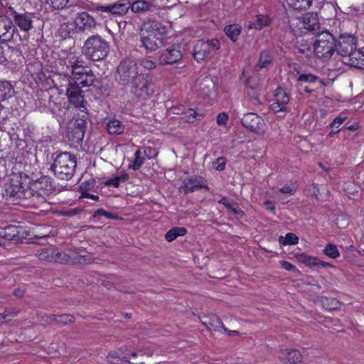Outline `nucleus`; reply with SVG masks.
Listing matches in <instances>:
<instances>
[{
    "mask_svg": "<svg viewBox=\"0 0 364 364\" xmlns=\"http://www.w3.org/2000/svg\"><path fill=\"white\" fill-rule=\"evenodd\" d=\"M166 32V27L159 21L151 20L144 22L140 33L141 47L147 52L156 50L162 46Z\"/></svg>",
    "mask_w": 364,
    "mask_h": 364,
    "instance_id": "f257e3e1",
    "label": "nucleus"
},
{
    "mask_svg": "<svg viewBox=\"0 0 364 364\" xmlns=\"http://www.w3.org/2000/svg\"><path fill=\"white\" fill-rule=\"evenodd\" d=\"M76 166L77 159L74 155L62 152L54 159L50 168L57 178L68 181L73 176Z\"/></svg>",
    "mask_w": 364,
    "mask_h": 364,
    "instance_id": "f03ea898",
    "label": "nucleus"
},
{
    "mask_svg": "<svg viewBox=\"0 0 364 364\" xmlns=\"http://www.w3.org/2000/svg\"><path fill=\"white\" fill-rule=\"evenodd\" d=\"M140 73L138 63L133 59L125 58L117 67L114 79L119 85L129 86Z\"/></svg>",
    "mask_w": 364,
    "mask_h": 364,
    "instance_id": "7ed1b4c3",
    "label": "nucleus"
},
{
    "mask_svg": "<svg viewBox=\"0 0 364 364\" xmlns=\"http://www.w3.org/2000/svg\"><path fill=\"white\" fill-rule=\"evenodd\" d=\"M108 52V43L98 35L92 36L87 39L82 47V53L92 61L104 59Z\"/></svg>",
    "mask_w": 364,
    "mask_h": 364,
    "instance_id": "20e7f679",
    "label": "nucleus"
},
{
    "mask_svg": "<svg viewBox=\"0 0 364 364\" xmlns=\"http://www.w3.org/2000/svg\"><path fill=\"white\" fill-rule=\"evenodd\" d=\"M336 51V40L328 31H322L316 36L314 53L320 58L329 59Z\"/></svg>",
    "mask_w": 364,
    "mask_h": 364,
    "instance_id": "39448f33",
    "label": "nucleus"
},
{
    "mask_svg": "<svg viewBox=\"0 0 364 364\" xmlns=\"http://www.w3.org/2000/svg\"><path fill=\"white\" fill-rule=\"evenodd\" d=\"M29 188V184L21 182L11 183L6 188V195L14 204L32 205L31 192Z\"/></svg>",
    "mask_w": 364,
    "mask_h": 364,
    "instance_id": "423d86ee",
    "label": "nucleus"
},
{
    "mask_svg": "<svg viewBox=\"0 0 364 364\" xmlns=\"http://www.w3.org/2000/svg\"><path fill=\"white\" fill-rule=\"evenodd\" d=\"M31 192L32 205H36L46 201V198L53 191L49 178L42 177L29 184Z\"/></svg>",
    "mask_w": 364,
    "mask_h": 364,
    "instance_id": "0eeeda50",
    "label": "nucleus"
},
{
    "mask_svg": "<svg viewBox=\"0 0 364 364\" xmlns=\"http://www.w3.org/2000/svg\"><path fill=\"white\" fill-rule=\"evenodd\" d=\"M220 48V43L216 38L200 40L194 46L193 55L198 63H203L211 58Z\"/></svg>",
    "mask_w": 364,
    "mask_h": 364,
    "instance_id": "6e6552de",
    "label": "nucleus"
},
{
    "mask_svg": "<svg viewBox=\"0 0 364 364\" xmlns=\"http://www.w3.org/2000/svg\"><path fill=\"white\" fill-rule=\"evenodd\" d=\"M129 86L130 92L137 98L146 99L154 93L152 79L147 73H141Z\"/></svg>",
    "mask_w": 364,
    "mask_h": 364,
    "instance_id": "1a4fd4ad",
    "label": "nucleus"
},
{
    "mask_svg": "<svg viewBox=\"0 0 364 364\" xmlns=\"http://www.w3.org/2000/svg\"><path fill=\"white\" fill-rule=\"evenodd\" d=\"M69 65L68 68L70 69L71 75L73 76L72 80H75V77L85 75L87 76L85 82L90 83L91 80L93 79V72L87 64L80 58L73 56L69 58Z\"/></svg>",
    "mask_w": 364,
    "mask_h": 364,
    "instance_id": "9d476101",
    "label": "nucleus"
},
{
    "mask_svg": "<svg viewBox=\"0 0 364 364\" xmlns=\"http://www.w3.org/2000/svg\"><path fill=\"white\" fill-rule=\"evenodd\" d=\"M66 95L69 102L75 107L80 109L82 112L87 109V102L83 95V92L76 82H72L70 80H69L66 89Z\"/></svg>",
    "mask_w": 364,
    "mask_h": 364,
    "instance_id": "9b49d317",
    "label": "nucleus"
},
{
    "mask_svg": "<svg viewBox=\"0 0 364 364\" xmlns=\"http://www.w3.org/2000/svg\"><path fill=\"white\" fill-rule=\"evenodd\" d=\"M241 122L246 128L257 134H264L265 132V122L264 119L255 113L245 114L241 119Z\"/></svg>",
    "mask_w": 364,
    "mask_h": 364,
    "instance_id": "f8f14e48",
    "label": "nucleus"
},
{
    "mask_svg": "<svg viewBox=\"0 0 364 364\" xmlns=\"http://www.w3.org/2000/svg\"><path fill=\"white\" fill-rule=\"evenodd\" d=\"M357 40L352 35H341L336 41L337 53L344 58H348L356 48Z\"/></svg>",
    "mask_w": 364,
    "mask_h": 364,
    "instance_id": "ddd939ff",
    "label": "nucleus"
},
{
    "mask_svg": "<svg viewBox=\"0 0 364 364\" xmlns=\"http://www.w3.org/2000/svg\"><path fill=\"white\" fill-rule=\"evenodd\" d=\"M289 100V95L282 88H277L275 90L274 99L270 108L275 113L287 112Z\"/></svg>",
    "mask_w": 364,
    "mask_h": 364,
    "instance_id": "4468645a",
    "label": "nucleus"
},
{
    "mask_svg": "<svg viewBox=\"0 0 364 364\" xmlns=\"http://www.w3.org/2000/svg\"><path fill=\"white\" fill-rule=\"evenodd\" d=\"M16 30L11 18L5 16H0V41L6 43L13 39Z\"/></svg>",
    "mask_w": 364,
    "mask_h": 364,
    "instance_id": "2eb2a0df",
    "label": "nucleus"
},
{
    "mask_svg": "<svg viewBox=\"0 0 364 364\" xmlns=\"http://www.w3.org/2000/svg\"><path fill=\"white\" fill-rule=\"evenodd\" d=\"M74 24L77 32H85L95 28L96 21L88 13L82 12L75 17Z\"/></svg>",
    "mask_w": 364,
    "mask_h": 364,
    "instance_id": "dca6fc26",
    "label": "nucleus"
},
{
    "mask_svg": "<svg viewBox=\"0 0 364 364\" xmlns=\"http://www.w3.org/2000/svg\"><path fill=\"white\" fill-rule=\"evenodd\" d=\"M200 188L208 190V187L205 183V181L202 177L186 178L183 180L181 190L184 193L194 192Z\"/></svg>",
    "mask_w": 364,
    "mask_h": 364,
    "instance_id": "f3484780",
    "label": "nucleus"
},
{
    "mask_svg": "<svg viewBox=\"0 0 364 364\" xmlns=\"http://www.w3.org/2000/svg\"><path fill=\"white\" fill-rule=\"evenodd\" d=\"M181 51L176 47L164 50L159 56V63L161 65L173 64L182 58Z\"/></svg>",
    "mask_w": 364,
    "mask_h": 364,
    "instance_id": "a211bd4d",
    "label": "nucleus"
},
{
    "mask_svg": "<svg viewBox=\"0 0 364 364\" xmlns=\"http://www.w3.org/2000/svg\"><path fill=\"white\" fill-rule=\"evenodd\" d=\"M14 21L22 31L28 32L33 28V16L29 13H18L14 11L13 14Z\"/></svg>",
    "mask_w": 364,
    "mask_h": 364,
    "instance_id": "6ab92c4d",
    "label": "nucleus"
},
{
    "mask_svg": "<svg viewBox=\"0 0 364 364\" xmlns=\"http://www.w3.org/2000/svg\"><path fill=\"white\" fill-rule=\"evenodd\" d=\"M201 323L210 331L218 332H227L228 328L225 327L223 321L215 314L203 316Z\"/></svg>",
    "mask_w": 364,
    "mask_h": 364,
    "instance_id": "aec40b11",
    "label": "nucleus"
},
{
    "mask_svg": "<svg viewBox=\"0 0 364 364\" xmlns=\"http://www.w3.org/2000/svg\"><path fill=\"white\" fill-rule=\"evenodd\" d=\"M38 257L42 261L62 263L65 261L66 255L52 248H45L38 253Z\"/></svg>",
    "mask_w": 364,
    "mask_h": 364,
    "instance_id": "412c9836",
    "label": "nucleus"
},
{
    "mask_svg": "<svg viewBox=\"0 0 364 364\" xmlns=\"http://www.w3.org/2000/svg\"><path fill=\"white\" fill-rule=\"evenodd\" d=\"M196 86L197 91L203 96H209L215 90V82L210 76L197 80Z\"/></svg>",
    "mask_w": 364,
    "mask_h": 364,
    "instance_id": "4be33fe9",
    "label": "nucleus"
},
{
    "mask_svg": "<svg viewBox=\"0 0 364 364\" xmlns=\"http://www.w3.org/2000/svg\"><path fill=\"white\" fill-rule=\"evenodd\" d=\"M129 8L130 4L129 2H124L112 4L108 6H98L96 7L95 10L97 12L124 15L128 11Z\"/></svg>",
    "mask_w": 364,
    "mask_h": 364,
    "instance_id": "5701e85b",
    "label": "nucleus"
},
{
    "mask_svg": "<svg viewBox=\"0 0 364 364\" xmlns=\"http://www.w3.org/2000/svg\"><path fill=\"white\" fill-rule=\"evenodd\" d=\"M279 358L285 363L296 364L302 360V355L297 350L282 349L279 352Z\"/></svg>",
    "mask_w": 364,
    "mask_h": 364,
    "instance_id": "b1692460",
    "label": "nucleus"
},
{
    "mask_svg": "<svg viewBox=\"0 0 364 364\" xmlns=\"http://www.w3.org/2000/svg\"><path fill=\"white\" fill-rule=\"evenodd\" d=\"M296 257L297 258V260L299 262L303 263L310 267L326 268V267H331L330 263L322 261L317 257L307 255L304 253L297 255Z\"/></svg>",
    "mask_w": 364,
    "mask_h": 364,
    "instance_id": "393cba45",
    "label": "nucleus"
},
{
    "mask_svg": "<svg viewBox=\"0 0 364 364\" xmlns=\"http://www.w3.org/2000/svg\"><path fill=\"white\" fill-rule=\"evenodd\" d=\"M305 27V33L307 31L315 33L320 28L318 18L316 14L307 13L303 17Z\"/></svg>",
    "mask_w": 364,
    "mask_h": 364,
    "instance_id": "a878e982",
    "label": "nucleus"
},
{
    "mask_svg": "<svg viewBox=\"0 0 364 364\" xmlns=\"http://www.w3.org/2000/svg\"><path fill=\"white\" fill-rule=\"evenodd\" d=\"M348 62L350 66L363 68H364V47L356 50V48L347 58Z\"/></svg>",
    "mask_w": 364,
    "mask_h": 364,
    "instance_id": "bb28decb",
    "label": "nucleus"
},
{
    "mask_svg": "<svg viewBox=\"0 0 364 364\" xmlns=\"http://www.w3.org/2000/svg\"><path fill=\"white\" fill-rule=\"evenodd\" d=\"M155 5L151 0H137L130 5V8L134 13H145L146 11H154Z\"/></svg>",
    "mask_w": 364,
    "mask_h": 364,
    "instance_id": "cd10ccee",
    "label": "nucleus"
},
{
    "mask_svg": "<svg viewBox=\"0 0 364 364\" xmlns=\"http://www.w3.org/2000/svg\"><path fill=\"white\" fill-rule=\"evenodd\" d=\"M289 24L294 35L297 36L305 33V27L302 18L291 17L289 19Z\"/></svg>",
    "mask_w": 364,
    "mask_h": 364,
    "instance_id": "c85d7f7f",
    "label": "nucleus"
},
{
    "mask_svg": "<svg viewBox=\"0 0 364 364\" xmlns=\"http://www.w3.org/2000/svg\"><path fill=\"white\" fill-rule=\"evenodd\" d=\"M298 53L305 58H310L313 53L311 50V43H309L306 39H300L296 41V44Z\"/></svg>",
    "mask_w": 364,
    "mask_h": 364,
    "instance_id": "c756f323",
    "label": "nucleus"
},
{
    "mask_svg": "<svg viewBox=\"0 0 364 364\" xmlns=\"http://www.w3.org/2000/svg\"><path fill=\"white\" fill-rule=\"evenodd\" d=\"M273 57L270 50H263L260 53L259 58L257 63L255 66V70H259L266 68L272 61Z\"/></svg>",
    "mask_w": 364,
    "mask_h": 364,
    "instance_id": "7c9ffc66",
    "label": "nucleus"
},
{
    "mask_svg": "<svg viewBox=\"0 0 364 364\" xmlns=\"http://www.w3.org/2000/svg\"><path fill=\"white\" fill-rule=\"evenodd\" d=\"M271 19L268 16L260 14L256 16L255 20L251 22L249 27L250 28L261 30L265 26L269 25Z\"/></svg>",
    "mask_w": 364,
    "mask_h": 364,
    "instance_id": "2f4dec72",
    "label": "nucleus"
},
{
    "mask_svg": "<svg viewBox=\"0 0 364 364\" xmlns=\"http://www.w3.org/2000/svg\"><path fill=\"white\" fill-rule=\"evenodd\" d=\"M14 93V88L9 82H0V101L11 97Z\"/></svg>",
    "mask_w": 364,
    "mask_h": 364,
    "instance_id": "473e14b6",
    "label": "nucleus"
},
{
    "mask_svg": "<svg viewBox=\"0 0 364 364\" xmlns=\"http://www.w3.org/2000/svg\"><path fill=\"white\" fill-rule=\"evenodd\" d=\"M107 129L110 134H121L124 127L122 122L117 119H111L107 123Z\"/></svg>",
    "mask_w": 364,
    "mask_h": 364,
    "instance_id": "72a5a7b5",
    "label": "nucleus"
},
{
    "mask_svg": "<svg viewBox=\"0 0 364 364\" xmlns=\"http://www.w3.org/2000/svg\"><path fill=\"white\" fill-rule=\"evenodd\" d=\"M241 26L238 24H231L225 26L224 31L232 41L236 42L241 33Z\"/></svg>",
    "mask_w": 364,
    "mask_h": 364,
    "instance_id": "f704fd0d",
    "label": "nucleus"
},
{
    "mask_svg": "<svg viewBox=\"0 0 364 364\" xmlns=\"http://www.w3.org/2000/svg\"><path fill=\"white\" fill-rule=\"evenodd\" d=\"M86 120L82 118H77L74 123L75 133L76 134L77 141H82L86 130Z\"/></svg>",
    "mask_w": 364,
    "mask_h": 364,
    "instance_id": "c9c22d12",
    "label": "nucleus"
},
{
    "mask_svg": "<svg viewBox=\"0 0 364 364\" xmlns=\"http://www.w3.org/2000/svg\"><path fill=\"white\" fill-rule=\"evenodd\" d=\"M187 230L183 227H175L170 229L165 235V238L168 242L175 240L179 236H183L186 234Z\"/></svg>",
    "mask_w": 364,
    "mask_h": 364,
    "instance_id": "e433bc0d",
    "label": "nucleus"
},
{
    "mask_svg": "<svg viewBox=\"0 0 364 364\" xmlns=\"http://www.w3.org/2000/svg\"><path fill=\"white\" fill-rule=\"evenodd\" d=\"M287 4L296 10H304L310 7L312 0H286Z\"/></svg>",
    "mask_w": 364,
    "mask_h": 364,
    "instance_id": "4c0bfd02",
    "label": "nucleus"
},
{
    "mask_svg": "<svg viewBox=\"0 0 364 364\" xmlns=\"http://www.w3.org/2000/svg\"><path fill=\"white\" fill-rule=\"evenodd\" d=\"M279 242L282 245H292L299 242V237L294 233L289 232L285 237L280 236Z\"/></svg>",
    "mask_w": 364,
    "mask_h": 364,
    "instance_id": "58836bf2",
    "label": "nucleus"
},
{
    "mask_svg": "<svg viewBox=\"0 0 364 364\" xmlns=\"http://www.w3.org/2000/svg\"><path fill=\"white\" fill-rule=\"evenodd\" d=\"M321 303L326 309L332 311L339 307V302L334 298L323 297L321 299Z\"/></svg>",
    "mask_w": 364,
    "mask_h": 364,
    "instance_id": "ea45409f",
    "label": "nucleus"
},
{
    "mask_svg": "<svg viewBox=\"0 0 364 364\" xmlns=\"http://www.w3.org/2000/svg\"><path fill=\"white\" fill-rule=\"evenodd\" d=\"M134 160L130 168L134 171L139 170L144 163V157L142 156V152L140 149H137L134 154Z\"/></svg>",
    "mask_w": 364,
    "mask_h": 364,
    "instance_id": "a19ab883",
    "label": "nucleus"
},
{
    "mask_svg": "<svg viewBox=\"0 0 364 364\" xmlns=\"http://www.w3.org/2000/svg\"><path fill=\"white\" fill-rule=\"evenodd\" d=\"M323 252L326 256L332 259L338 258L340 256V253L337 247L335 245L331 243L326 245Z\"/></svg>",
    "mask_w": 364,
    "mask_h": 364,
    "instance_id": "79ce46f5",
    "label": "nucleus"
},
{
    "mask_svg": "<svg viewBox=\"0 0 364 364\" xmlns=\"http://www.w3.org/2000/svg\"><path fill=\"white\" fill-rule=\"evenodd\" d=\"M74 321H75V318L71 314H60V315H58L56 323L66 325L68 323H73Z\"/></svg>",
    "mask_w": 364,
    "mask_h": 364,
    "instance_id": "37998d69",
    "label": "nucleus"
},
{
    "mask_svg": "<svg viewBox=\"0 0 364 364\" xmlns=\"http://www.w3.org/2000/svg\"><path fill=\"white\" fill-rule=\"evenodd\" d=\"M126 351V347H122L118 350L111 351L107 355V360L109 363H114L112 360L119 358L121 354L125 353Z\"/></svg>",
    "mask_w": 364,
    "mask_h": 364,
    "instance_id": "c03bdc74",
    "label": "nucleus"
},
{
    "mask_svg": "<svg viewBox=\"0 0 364 364\" xmlns=\"http://www.w3.org/2000/svg\"><path fill=\"white\" fill-rule=\"evenodd\" d=\"M54 9H63L68 4L69 0H46Z\"/></svg>",
    "mask_w": 364,
    "mask_h": 364,
    "instance_id": "a18cd8bd",
    "label": "nucleus"
},
{
    "mask_svg": "<svg viewBox=\"0 0 364 364\" xmlns=\"http://www.w3.org/2000/svg\"><path fill=\"white\" fill-rule=\"evenodd\" d=\"M139 63L146 70H153L156 67V63L148 58L140 59Z\"/></svg>",
    "mask_w": 364,
    "mask_h": 364,
    "instance_id": "49530a36",
    "label": "nucleus"
},
{
    "mask_svg": "<svg viewBox=\"0 0 364 364\" xmlns=\"http://www.w3.org/2000/svg\"><path fill=\"white\" fill-rule=\"evenodd\" d=\"M182 114L184 115V118L188 122H193L196 119L197 113L193 109H185Z\"/></svg>",
    "mask_w": 364,
    "mask_h": 364,
    "instance_id": "de8ad7c7",
    "label": "nucleus"
},
{
    "mask_svg": "<svg viewBox=\"0 0 364 364\" xmlns=\"http://www.w3.org/2000/svg\"><path fill=\"white\" fill-rule=\"evenodd\" d=\"M86 77H87V76L85 75H80V77H75V80H71V81L76 82L79 86L81 85L82 87H90L94 83L95 80V76L93 74V79L91 80V82L90 83H87V85L85 82V80H87Z\"/></svg>",
    "mask_w": 364,
    "mask_h": 364,
    "instance_id": "09e8293b",
    "label": "nucleus"
},
{
    "mask_svg": "<svg viewBox=\"0 0 364 364\" xmlns=\"http://www.w3.org/2000/svg\"><path fill=\"white\" fill-rule=\"evenodd\" d=\"M318 79V78L317 76H316L311 73L301 74L298 77L299 81L309 82V83L315 82Z\"/></svg>",
    "mask_w": 364,
    "mask_h": 364,
    "instance_id": "8fccbe9b",
    "label": "nucleus"
},
{
    "mask_svg": "<svg viewBox=\"0 0 364 364\" xmlns=\"http://www.w3.org/2000/svg\"><path fill=\"white\" fill-rule=\"evenodd\" d=\"M19 313V310L16 309V308H11V309H6L4 311V315L5 316V318L7 321H9L11 319V318H14L16 316L18 315V314Z\"/></svg>",
    "mask_w": 364,
    "mask_h": 364,
    "instance_id": "3c124183",
    "label": "nucleus"
},
{
    "mask_svg": "<svg viewBox=\"0 0 364 364\" xmlns=\"http://www.w3.org/2000/svg\"><path fill=\"white\" fill-rule=\"evenodd\" d=\"M229 210H230L232 213H233L235 215L242 216L244 215L243 211L240 209L237 206V205L232 201H230L229 203V205L226 206Z\"/></svg>",
    "mask_w": 364,
    "mask_h": 364,
    "instance_id": "603ef678",
    "label": "nucleus"
},
{
    "mask_svg": "<svg viewBox=\"0 0 364 364\" xmlns=\"http://www.w3.org/2000/svg\"><path fill=\"white\" fill-rule=\"evenodd\" d=\"M225 159L224 157H219L213 162V166L218 171H223L225 168Z\"/></svg>",
    "mask_w": 364,
    "mask_h": 364,
    "instance_id": "864d4df0",
    "label": "nucleus"
},
{
    "mask_svg": "<svg viewBox=\"0 0 364 364\" xmlns=\"http://www.w3.org/2000/svg\"><path fill=\"white\" fill-rule=\"evenodd\" d=\"M99 215L104 216V217H105L107 218H109V219H115L117 218L116 215H114L113 213H112L110 212H107L105 210L102 209V208L97 209L95 212V214H94L95 217H97V216H99Z\"/></svg>",
    "mask_w": 364,
    "mask_h": 364,
    "instance_id": "5fc2aeb1",
    "label": "nucleus"
},
{
    "mask_svg": "<svg viewBox=\"0 0 364 364\" xmlns=\"http://www.w3.org/2000/svg\"><path fill=\"white\" fill-rule=\"evenodd\" d=\"M144 154L148 158V159H153L156 157L158 155V151L156 149L152 147H146L144 150Z\"/></svg>",
    "mask_w": 364,
    "mask_h": 364,
    "instance_id": "6e6d98bb",
    "label": "nucleus"
},
{
    "mask_svg": "<svg viewBox=\"0 0 364 364\" xmlns=\"http://www.w3.org/2000/svg\"><path fill=\"white\" fill-rule=\"evenodd\" d=\"M346 119V117H337L331 123L330 127L331 129H340V125Z\"/></svg>",
    "mask_w": 364,
    "mask_h": 364,
    "instance_id": "4d7b16f0",
    "label": "nucleus"
},
{
    "mask_svg": "<svg viewBox=\"0 0 364 364\" xmlns=\"http://www.w3.org/2000/svg\"><path fill=\"white\" fill-rule=\"evenodd\" d=\"M279 191L282 193L288 194L290 196H292L296 192V188L294 187H291L289 185H285L282 188H279Z\"/></svg>",
    "mask_w": 364,
    "mask_h": 364,
    "instance_id": "13d9d810",
    "label": "nucleus"
},
{
    "mask_svg": "<svg viewBox=\"0 0 364 364\" xmlns=\"http://www.w3.org/2000/svg\"><path fill=\"white\" fill-rule=\"evenodd\" d=\"M119 184H120V183L116 176L114 177L107 179L105 182V185L108 187L112 186V187H114V188H118L119 186Z\"/></svg>",
    "mask_w": 364,
    "mask_h": 364,
    "instance_id": "bf43d9fd",
    "label": "nucleus"
},
{
    "mask_svg": "<svg viewBox=\"0 0 364 364\" xmlns=\"http://www.w3.org/2000/svg\"><path fill=\"white\" fill-rule=\"evenodd\" d=\"M281 265L283 269H284L287 271H290V272H293L298 271L296 267L294 265H293L291 263H290L287 261H282Z\"/></svg>",
    "mask_w": 364,
    "mask_h": 364,
    "instance_id": "052dcab7",
    "label": "nucleus"
},
{
    "mask_svg": "<svg viewBox=\"0 0 364 364\" xmlns=\"http://www.w3.org/2000/svg\"><path fill=\"white\" fill-rule=\"evenodd\" d=\"M228 119V116L226 113H220L217 117V123L218 125H225Z\"/></svg>",
    "mask_w": 364,
    "mask_h": 364,
    "instance_id": "680f3d73",
    "label": "nucleus"
},
{
    "mask_svg": "<svg viewBox=\"0 0 364 364\" xmlns=\"http://www.w3.org/2000/svg\"><path fill=\"white\" fill-rule=\"evenodd\" d=\"M57 318L58 315L55 314L44 315L42 316V321L48 323L54 322L56 323Z\"/></svg>",
    "mask_w": 364,
    "mask_h": 364,
    "instance_id": "e2e57ef3",
    "label": "nucleus"
},
{
    "mask_svg": "<svg viewBox=\"0 0 364 364\" xmlns=\"http://www.w3.org/2000/svg\"><path fill=\"white\" fill-rule=\"evenodd\" d=\"M25 292H26L25 288L23 287H18V288L15 289L14 290L13 294L16 297H17L18 299H21L24 296Z\"/></svg>",
    "mask_w": 364,
    "mask_h": 364,
    "instance_id": "0e129e2a",
    "label": "nucleus"
},
{
    "mask_svg": "<svg viewBox=\"0 0 364 364\" xmlns=\"http://www.w3.org/2000/svg\"><path fill=\"white\" fill-rule=\"evenodd\" d=\"M264 206L267 209L269 210L270 211L273 212L275 210V205L273 202L267 200L264 203Z\"/></svg>",
    "mask_w": 364,
    "mask_h": 364,
    "instance_id": "69168bd1",
    "label": "nucleus"
},
{
    "mask_svg": "<svg viewBox=\"0 0 364 364\" xmlns=\"http://www.w3.org/2000/svg\"><path fill=\"white\" fill-rule=\"evenodd\" d=\"M117 179L120 182H124L129 179V175L126 173H122L116 176Z\"/></svg>",
    "mask_w": 364,
    "mask_h": 364,
    "instance_id": "338daca9",
    "label": "nucleus"
},
{
    "mask_svg": "<svg viewBox=\"0 0 364 364\" xmlns=\"http://www.w3.org/2000/svg\"><path fill=\"white\" fill-rule=\"evenodd\" d=\"M6 61V58L4 53V47L0 45V65Z\"/></svg>",
    "mask_w": 364,
    "mask_h": 364,
    "instance_id": "774afa93",
    "label": "nucleus"
}]
</instances>
